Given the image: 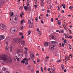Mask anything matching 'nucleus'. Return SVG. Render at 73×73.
<instances>
[{
    "instance_id": "aec40b11",
    "label": "nucleus",
    "mask_w": 73,
    "mask_h": 73,
    "mask_svg": "<svg viewBox=\"0 0 73 73\" xmlns=\"http://www.w3.org/2000/svg\"><path fill=\"white\" fill-rule=\"evenodd\" d=\"M24 61H26V62H28V59L27 58H25L23 59Z\"/></svg>"
},
{
    "instance_id": "37998d69",
    "label": "nucleus",
    "mask_w": 73,
    "mask_h": 73,
    "mask_svg": "<svg viewBox=\"0 0 73 73\" xmlns=\"http://www.w3.org/2000/svg\"><path fill=\"white\" fill-rule=\"evenodd\" d=\"M16 59L17 60V61H20V58H16Z\"/></svg>"
},
{
    "instance_id": "ea45409f",
    "label": "nucleus",
    "mask_w": 73,
    "mask_h": 73,
    "mask_svg": "<svg viewBox=\"0 0 73 73\" xmlns=\"http://www.w3.org/2000/svg\"><path fill=\"white\" fill-rule=\"evenodd\" d=\"M21 62L22 64H25V61H24V60H22L21 61Z\"/></svg>"
},
{
    "instance_id": "ddd939ff",
    "label": "nucleus",
    "mask_w": 73,
    "mask_h": 73,
    "mask_svg": "<svg viewBox=\"0 0 73 73\" xmlns=\"http://www.w3.org/2000/svg\"><path fill=\"white\" fill-rule=\"evenodd\" d=\"M49 45V43L48 42H46L44 43V46H48Z\"/></svg>"
},
{
    "instance_id": "f704fd0d",
    "label": "nucleus",
    "mask_w": 73,
    "mask_h": 73,
    "mask_svg": "<svg viewBox=\"0 0 73 73\" xmlns=\"http://www.w3.org/2000/svg\"><path fill=\"white\" fill-rule=\"evenodd\" d=\"M61 62V60H58L56 61L58 63V62Z\"/></svg>"
},
{
    "instance_id": "9d476101",
    "label": "nucleus",
    "mask_w": 73,
    "mask_h": 73,
    "mask_svg": "<svg viewBox=\"0 0 73 73\" xmlns=\"http://www.w3.org/2000/svg\"><path fill=\"white\" fill-rule=\"evenodd\" d=\"M20 54H19V53H16L15 54V56L16 57H20Z\"/></svg>"
},
{
    "instance_id": "5701e85b",
    "label": "nucleus",
    "mask_w": 73,
    "mask_h": 73,
    "mask_svg": "<svg viewBox=\"0 0 73 73\" xmlns=\"http://www.w3.org/2000/svg\"><path fill=\"white\" fill-rule=\"evenodd\" d=\"M61 68H62V70H64V68H65V66L62 65H62H61Z\"/></svg>"
},
{
    "instance_id": "0e129e2a",
    "label": "nucleus",
    "mask_w": 73,
    "mask_h": 73,
    "mask_svg": "<svg viewBox=\"0 0 73 73\" xmlns=\"http://www.w3.org/2000/svg\"><path fill=\"white\" fill-rule=\"evenodd\" d=\"M37 62H40V60L37 59Z\"/></svg>"
},
{
    "instance_id": "72a5a7b5",
    "label": "nucleus",
    "mask_w": 73,
    "mask_h": 73,
    "mask_svg": "<svg viewBox=\"0 0 73 73\" xmlns=\"http://www.w3.org/2000/svg\"><path fill=\"white\" fill-rule=\"evenodd\" d=\"M24 19H23L22 20L21 22V24H23V22H24Z\"/></svg>"
},
{
    "instance_id": "69168bd1",
    "label": "nucleus",
    "mask_w": 73,
    "mask_h": 73,
    "mask_svg": "<svg viewBox=\"0 0 73 73\" xmlns=\"http://www.w3.org/2000/svg\"><path fill=\"white\" fill-rule=\"evenodd\" d=\"M42 11H45V9H42Z\"/></svg>"
},
{
    "instance_id": "603ef678",
    "label": "nucleus",
    "mask_w": 73,
    "mask_h": 73,
    "mask_svg": "<svg viewBox=\"0 0 73 73\" xmlns=\"http://www.w3.org/2000/svg\"><path fill=\"white\" fill-rule=\"evenodd\" d=\"M64 43H66V40H64L63 41Z\"/></svg>"
},
{
    "instance_id": "7ed1b4c3",
    "label": "nucleus",
    "mask_w": 73,
    "mask_h": 73,
    "mask_svg": "<svg viewBox=\"0 0 73 73\" xmlns=\"http://www.w3.org/2000/svg\"><path fill=\"white\" fill-rule=\"evenodd\" d=\"M0 28L1 30H4L6 28V26L3 24L1 25L0 26Z\"/></svg>"
},
{
    "instance_id": "3c124183",
    "label": "nucleus",
    "mask_w": 73,
    "mask_h": 73,
    "mask_svg": "<svg viewBox=\"0 0 73 73\" xmlns=\"http://www.w3.org/2000/svg\"><path fill=\"white\" fill-rule=\"evenodd\" d=\"M39 72H40V71L39 70H37V71H36V73H39Z\"/></svg>"
},
{
    "instance_id": "412c9836",
    "label": "nucleus",
    "mask_w": 73,
    "mask_h": 73,
    "mask_svg": "<svg viewBox=\"0 0 73 73\" xmlns=\"http://www.w3.org/2000/svg\"><path fill=\"white\" fill-rule=\"evenodd\" d=\"M32 57L33 58L34 60V58H35V55L33 54L32 53L31 54Z\"/></svg>"
},
{
    "instance_id": "c85d7f7f",
    "label": "nucleus",
    "mask_w": 73,
    "mask_h": 73,
    "mask_svg": "<svg viewBox=\"0 0 73 73\" xmlns=\"http://www.w3.org/2000/svg\"><path fill=\"white\" fill-rule=\"evenodd\" d=\"M6 50H9V46H7L6 47Z\"/></svg>"
},
{
    "instance_id": "6e6d98bb",
    "label": "nucleus",
    "mask_w": 73,
    "mask_h": 73,
    "mask_svg": "<svg viewBox=\"0 0 73 73\" xmlns=\"http://www.w3.org/2000/svg\"><path fill=\"white\" fill-rule=\"evenodd\" d=\"M46 58L47 59H48V58H49V56H46Z\"/></svg>"
},
{
    "instance_id": "09e8293b",
    "label": "nucleus",
    "mask_w": 73,
    "mask_h": 73,
    "mask_svg": "<svg viewBox=\"0 0 73 73\" xmlns=\"http://www.w3.org/2000/svg\"><path fill=\"white\" fill-rule=\"evenodd\" d=\"M66 7V5H64V6H63V8H64V9H65V8H65Z\"/></svg>"
},
{
    "instance_id": "473e14b6",
    "label": "nucleus",
    "mask_w": 73,
    "mask_h": 73,
    "mask_svg": "<svg viewBox=\"0 0 73 73\" xmlns=\"http://www.w3.org/2000/svg\"><path fill=\"white\" fill-rule=\"evenodd\" d=\"M31 31H29L28 32V34L29 35H31Z\"/></svg>"
},
{
    "instance_id": "a211bd4d",
    "label": "nucleus",
    "mask_w": 73,
    "mask_h": 73,
    "mask_svg": "<svg viewBox=\"0 0 73 73\" xmlns=\"http://www.w3.org/2000/svg\"><path fill=\"white\" fill-rule=\"evenodd\" d=\"M64 32V31L63 30H60L59 31V33H63Z\"/></svg>"
},
{
    "instance_id": "e2e57ef3",
    "label": "nucleus",
    "mask_w": 73,
    "mask_h": 73,
    "mask_svg": "<svg viewBox=\"0 0 73 73\" xmlns=\"http://www.w3.org/2000/svg\"><path fill=\"white\" fill-rule=\"evenodd\" d=\"M54 37L53 36H52V39H54Z\"/></svg>"
},
{
    "instance_id": "6e6552de",
    "label": "nucleus",
    "mask_w": 73,
    "mask_h": 73,
    "mask_svg": "<svg viewBox=\"0 0 73 73\" xmlns=\"http://www.w3.org/2000/svg\"><path fill=\"white\" fill-rule=\"evenodd\" d=\"M25 41L24 40H23L21 43V45L22 46L24 45H25Z\"/></svg>"
},
{
    "instance_id": "393cba45",
    "label": "nucleus",
    "mask_w": 73,
    "mask_h": 73,
    "mask_svg": "<svg viewBox=\"0 0 73 73\" xmlns=\"http://www.w3.org/2000/svg\"><path fill=\"white\" fill-rule=\"evenodd\" d=\"M64 35L65 36V38H68V36L66 34H65Z\"/></svg>"
},
{
    "instance_id": "9b49d317",
    "label": "nucleus",
    "mask_w": 73,
    "mask_h": 73,
    "mask_svg": "<svg viewBox=\"0 0 73 73\" xmlns=\"http://www.w3.org/2000/svg\"><path fill=\"white\" fill-rule=\"evenodd\" d=\"M41 6H43L44 5V4L43 3L44 2V0H41Z\"/></svg>"
},
{
    "instance_id": "58836bf2",
    "label": "nucleus",
    "mask_w": 73,
    "mask_h": 73,
    "mask_svg": "<svg viewBox=\"0 0 73 73\" xmlns=\"http://www.w3.org/2000/svg\"><path fill=\"white\" fill-rule=\"evenodd\" d=\"M24 53L25 54H27L28 53V51H27V50H25L24 52Z\"/></svg>"
},
{
    "instance_id": "680f3d73",
    "label": "nucleus",
    "mask_w": 73,
    "mask_h": 73,
    "mask_svg": "<svg viewBox=\"0 0 73 73\" xmlns=\"http://www.w3.org/2000/svg\"><path fill=\"white\" fill-rule=\"evenodd\" d=\"M64 4H62L61 5V7H63V6H64Z\"/></svg>"
},
{
    "instance_id": "49530a36",
    "label": "nucleus",
    "mask_w": 73,
    "mask_h": 73,
    "mask_svg": "<svg viewBox=\"0 0 73 73\" xmlns=\"http://www.w3.org/2000/svg\"><path fill=\"white\" fill-rule=\"evenodd\" d=\"M61 13H64V10L62 11Z\"/></svg>"
},
{
    "instance_id": "f03ea898",
    "label": "nucleus",
    "mask_w": 73,
    "mask_h": 73,
    "mask_svg": "<svg viewBox=\"0 0 73 73\" xmlns=\"http://www.w3.org/2000/svg\"><path fill=\"white\" fill-rule=\"evenodd\" d=\"M12 18V22H13V23H17V17L15 16L13 17H11Z\"/></svg>"
},
{
    "instance_id": "423d86ee",
    "label": "nucleus",
    "mask_w": 73,
    "mask_h": 73,
    "mask_svg": "<svg viewBox=\"0 0 73 73\" xmlns=\"http://www.w3.org/2000/svg\"><path fill=\"white\" fill-rule=\"evenodd\" d=\"M11 32H17V27H15L14 29L13 30H12V29L11 30Z\"/></svg>"
},
{
    "instance_id": "c03bdc74",
    "label": "nucleus",
    "mask_w": 73,
    "mask_h": 73,
    "mask_svg": "<svg viewBox=\"0 0 73 73\" xmlns=\"http://www.w3.org/2000/svg\"><path fill=\"white\" fill-rule=\"evenodd\" d=\"M41 71L42 72V73H43V69L42 68V67L41 68Z\"/></svg>"
},
{
    "instance_id": "dca6fc26",
    "label": "nucleus",
    "mask_w": 73,
    "mask_h": 73,
    "mask_svg": "<svg viewBox=\"0 0 73 73\" xmlns=\"http://www.w3.org/2000/svg\"><path fill=\"white\" fill-rule=\"evenodd\" d=\"M51 68L52 69V70L53 72H54V71H55V70H56L55 68L53 67H51Z\"/></svg>"
},
{
    "instance_id": "a19ab883",
    "label": "nucleus",
    "mask_w": 73,
    "mask_h": 73,
    "mask_svg": "<svg viewBox=\"0 0 73 73\" xmlns=\"http://www.w3.org/2000/svg\"><path fill=\"white\" fill-rule=\"evenodd\" d=\"M49 38L50 40H52V36H50L49 37Z\"/></svg>"
},
{
    "instance_id": "4d7b16f0",
    "label": "nucleus",
    "mask_w": 73,
    "mask_h": 73,
    "mask_svg": "<svg viewBox=\"0 0 73 73\" xmlns=\"http://www.w3.org/2000/svg\"><path fill=\"white\" fill-rule=\"evenodd\" d=\"M34 6L35 7V8H37V5H35Z\"/></svg>"
},
{
    "instance_id": "f257e3e1",
    "label": "nucleus",
    "mask_w": 73,
    "mask_h": 73,
    "mask_svg": "<svg viewBox=\"0 0 73 73\" xmlns=\"http://www.w3.org/2000/svg\"><path fill=\"white\" fill-rule=\"evenodd\" d=\"M0 60H3L5 62H7V63H10L12 61L11 58H7L5 56H0Z\"/></svg>"
},
{
    "instance_id": "e433bc0d",
    "label": "nucleus",
    "mask_w": 73,
    "mask_h": 73,
    "mask_svg": "<svg viewBox=\"0 0 73 73\" xmlns=\"http://www.w3.org/2000/svg\"><path fill=\"white\" fill-rule=\"evenodd\" d=\"M38 35H41V33L40 32V31H39L38 32Z\"/></svg>"
},
{
    "instance_id": "6ab92c4d",
    "label": "nucleus",
    "mask_w": 73,
    "mask_h": 73,
    "mask_svg": "<svg viewBox=\"0 0 73 73\" xmlns=\"http://www.w3.org/2000/svg\"><path fill=\"white\" fill-rule=\"evenodd\" d=\"M28 7H27L26 6H25L24 7L25 10L26 11H27V10H28Z\"/></svg>"
},
{
    "instance_id": "2eb2a0df",
    "label": "nucleus",
    "mask_w": 73,
    "mask_h": 73,
    "mask_svg": "<svg viewBox=\"0 0 73 73\" xmlns=\"http://www.w3.org/2000/svg\"><path fill=\"white\" fill-rule=\"evenodd\" d=\"M65 59L64 60V61L65 62H66V60H68L69 58H68V56H65Z\"/></svg>"
},
{
    "instance_id": "4be33fe9",
    "label": "nucleus",
    "mask_w": 73,
    "mask_h": 73,
    "mask_svg": "<svg viewBox=\"0 0 73 73\" xmlns=\"http://www.w3.org/2000/svg\"><path fill=\"white\" fill-rule=\"evenodd\" d=\"M51 0H47L46 2L48 4H50V1H51Z\"/></svg>"
},
{
    "instance_id": "1a4fd4ad",
    "label": "nucleus",
    "mask_w": 73,
    "mask_h": 73,
    "mask_svg": "<svg viewBox=\"0 0 73 73\" xmlns=\"http://www.w3.org/2000/svg\"><path fill=\"white\" fill-rule=\"evenodd\" d=\"M28 22L30 25H31V24H33V19L31 20V21L30 20H28Z\"/></svg>"
},
{
    "instance_id": "79ce46f5",
    "label": "nucleus",
    "mask_w": 73,
    "mask_h": 73,
    "mask_svg": "<svg viewBox=\"0 0 73 73\" xmlns=\"http://www.w3.org/2000/svg\"><path fill=\"white\" fill-rule=\"evenodd\" d=\"M68 38H70V39H72V36H70Z\"/></svg>"
},
{
    "instance_id": "20e7f679",
    "label": "nucleus",
    "mask_w": 73,
    "mask_h": 73,
    "mask_svg": "<svg viewBox=\"0 0 73 73\" xmlns=\"http://www.w3.org/2000/svg\"><path fill=\"white\" fill-rule=\"evenodd\" d=\"M49 48L51 50H53L56 49V46L54 45H51L49 47Z\"/></svg>"
},
{
    "instance_id": "13d9d810",
    "label": "nucleus",
    "mask_w": 73,
    "mask_h": 73,
    "mask_svg": "<svg viewBox=\"0 0 73 73\" xmlns=\"http://www.w3.org/2000/svg\"><path fill=\"white\" fill-rule=\"evenodd\" d=\"M48 71H50V68H49L48 69Z\"/></svg>"
},
{
    "instance_id": "864d4df0",
    "label": "nucleus",
    "mask_w": 73,
    "mask_h": 73,
    "mask_svg": "<svg viewBox=\"0 0 73 73\" xmlns=\"http://www.w3.org/2000/svg\"><path fill=\"white\" fill-rule=\"evenodd\" d=\"M28 62H27L25 63V65H27L28 64Z\"/></svg>"
},
{
    "instance_id": "4c0bfd02",
    "label": "nucleus",
    "mask_w": 73,
    "mask_h": 73,
    "mask_svg": "<svg viewBox=\"0 0 73 73\" xmlns=\"http://www.w3.org/2000/svg\"><path fill=\"white\" fill-rule=\"evenodd\" d=\"M35 20L36 22H38V19H37V17H36L35 19Z\"/></svg>"
},
{
    "instance_id": "2f4dec72",
    "label": "nucleus",
    "mask_w": 73,
    "mask_h": 73,
    "mask_svg": "<svg viewBox=\"0 0 73 73\" xmlns=\"http://www.w3.org/2000/svg\"><path fill=\"white\" fill-rule=\"evenodd\" d=\"M29 10L30 11H31V7L29 6L28 7Z\"/></svg>"
},
{
    "instance_id": "c9c22d12",
    "label": "nucleus",
    "mask_w": 73,
    "mask_h": 73,
    "mask_svg": "<svg viewBox=\"0 0 73 73\" xmlns=\"http://www.w3.org/2000/svg\"><path fill=\"white\" fill-rule=\"evenodd\" d=\"M61 23L60 22H59L58 23V25H61Z\"/></svg>"
},
{
    "instance_id": "8fccbe9b",
    "label": "nucleus",
    "mask_w": 73,
    "mask_h": 73,
    "mask_svg": "<svg viewBox=\"0 0 73 73\" xmlns=\"http://www.w3.org/2000/svg\"><path fill=\"white\" fill-rule=\"evenodd\" d=\"M16 73H21V72L20 71H18L16 72Z\"/></svg>"
},
{
    "instance_id": "39448f33",
    "label": "nucleus",
    "mask_w": 73,
    "mask_h": 73,
    "mask_svg": "<svg viewBox=\"0 0 73 73\" xmlns=\"http://www.w3.org/2000/svg\"><path fill=\"white\" fill-rule=\"evenodd\" d=\"M15 41L17 42H20L21 41V38H17L15 39Z\"/></svg>"
},
{
    "instance_id": "774afa93",
    "label": "nucleus",
    "mask_w": 73,
    "mask_h": 73,
    "mask_svg": "<svg viewBox=\"0 0 73 73\" xmlns=\"http://www.w3.org/2000/svg\"><path fill=\"white\" fill-rule=\"evenodd\" d=\"M5 73H10L9 72H8V71H7L5 72Z\"/></svg>"
},
{
    "instance_id": "f8f14e48",
    "label": "nucleus",
    "mask_w": 73,
    "mask_h": 73,
    "mask_svg": "<svg viewBox=\"0 0 73 73\" xmlns=\"http://www.w3.org/2000/svg\"><path fill=\"white\" fill-rule=\"evenodd\" d=\"M4 3H5V1H4V2H1V1H0V8L1 7V5H2V4H3Z\"/></svg>"
},
{
    "instance_id": "cd10ccee",
    "label": "nucleus",
    "mask_w": 73,
    "mask_h": 73,
    "mask_svg": "<svg viewBox=\"0 0 73 73\" xmlns=\"http://www.w3.org/2000/svg\"><path fill=\"white\" fill-rule=\"evenodd\" d=\"M24 15V13H23V12H22V13H21V14H20V16H21V18H22V16H23V15Z\"/></svg>"
},
{
    "instance_id": "052dcab7",
    "label": "nucleus",
    "mask_w": 73,
    "mask_h": 73,
    "mask_svg": "<svg viewBox=\"0 0 73 73\" xmlns=\"http://www.w3.org/2000/svg\"><path fill=\"white\" fill-rule=\"evenodd\" d=\"M29 3H27V7H28V6H29Z\"/></svg>"
},
{
    "instance_id": "4468645a",
    "label": "nucleus",
    "mask_w": 73,
    "mask_h": 73,
    "mask_svg": "<svg viewBox=\"0 0 73 73\" xmlns=\"http://www.w3.org/2000/svg\"><path fill=\"white\" fill-rule=\"evenodd\" d=\"M51 43L52 44H58V42H56V41H51Z\"/></svg>"
},
{
    "instance_id": "5fc2aeb1",
    "label": "nucleus",
    "mask_w": 73,
    "mask_h": 73,
    "mask_svg": "<svg viewBox=\"0 0 73 73\" xmlns=\"http://www.w3.org/2000/svg\"><path fill=\"white\" fill-rule=\"evenodd\" d=\"M51 21H52V22H53V21H54L53 19L51 18Z\"/></svg>"
},
{
    "instance_id": "de8ad7c7",
    "label": "nucleus",
    "mask_w": 73,
    "mask_h": 73,
    "mask_svg": "<svg viewBox=\"0 0 73 73\" xmlns=\"http://www.w3.org/2000/svg\"><path fill=\"white\" fill-rule=\"evenodd\" d=\"M69 9H72V8H73V7L72 6H70L69 7Z\"/></svg>"
},
{
    "instance_id": "f3484780",
    "label": "nucleus",
    "mask_w": 73,
    "mask_h": 73,
    "mask_svg": "<svg viewBox=\"0 0 73 73\" xmlns=\"http://www.w3.org/2000/svg\"><path fill=\"white\" fill-rule=\"evenodd\" d=\"M10 14L11 16H13V13L10 11Z\"/></svg>"
},
{
    "instance_id": "c756f323",
    "label": "nucleus",
    "mask_w": 73,
    "mask_h": 73,
    "mask_svg": "<svg viewBox=\"0 0 73 73\" xmlns=\"http://www.w3.org/2000/svg\"><path fill=\"white\" fill-rule=\"evenodd\" d=\"M3 71H5L6 70V68L4 67H3Z\"/></svg>"
},
{
    "instance_id": "7c9ffc66",
    "label": "nucleus",
    "mask_w": 73,
    "mask_h": 73,
    "mask_svg": "<svg viewBox=\"0 0 73 73\" xmlns=\"http://www.w3.org/2000/svg\"><path fill=\"white\" fill-rule=\"evenodd\" d=\"M23 6H21L20 7L19 9L20 10H22L23 9Z\"/></svg>"
},
{
    "instance_id": "a878e982",
    "label": "nucleus",
    "mask_w": 73,
    "mask_h": 73,
    "mask_svg": "<svg viewBox=\"0 0 73 73\" xmlns=\"http://www.w3.org/2000/svg\"><path fill=\"white\" fill-rule=\"evenodd\" d=\"M48 8L49 9H50L52 8V5H49V6L48 7Z\"/></svg>"
},
{
    "instance_id": "0eeeda50",
    "label": "nucleus",
    "mask_w": 73,
    "mask_h": 73,
    "mask_svg": "<svg viewBox=\"0 0 73 73\" xmlns=\"http://www.w3.org/2000/svg\"><path fill=\"white\" fill-rule=\"evenodd\" d=\"M5 38V36L4 35H0V40H3Z\"/></svg>"
},
{
    "instance_id": "b1692460",
    "label": "nucleus",
    "mask_w": 73,
    "mask_h": 73,
    "mask_svg": "<svg viewBox=\"0 0 73 73\" xmlns=\"http://www.w3.org/2000/svg\"><path fill=\"white\" fill-rule=\"evenodd\" d=\"M67 23H64V25H63V27H66V26H67Z\"/></svg>"
},
{
    "instance_id": "bf43d9fd",
    "label": "nucleus",
    "mask_w": 73,
    "mask_h": 73,
    "mask_svg": "<svg viewBox=\"0 0 73 73\" xmlns=\"http://www.w3.org/2000/svg\"><path fill=\"white\" fill-rule=\"evenodd\" d=\"M50 12V10H48L47 11V12L48 13H49V12Z\"/></svg>"
},
{
    "instance_id": "bb28decb",
    "label": "nucleus",
    "mask_w": 73,
    "mask_h": 73,
    "mask_svg": "<svg viewBox=\"0 0 73 73\" xmlns=\"http://www.w3.org/2000/svg\"><path fill=\"white\" fill-rule=\"evenodd\" d=\"M24 28V27H23V26H21L20 27V30L21 31H22V30H23V29Z\"/></svg>"
},
{
    "instance_id": "338daca9",
    "label": "nucleus",
    "mask_w": 73,
    "mask_h": 73,
    "mask_svg": "<svg viewBox=\"0 0 73 73\" xmlns=\"http://www.w3.org/2000/svg\"><path fill=\"white\" fill-rule=\"evenodd\" d=\"M21 38H24V36H23V35H22Z\"/></svg>"
},
{
    "instance_id": "a18cd8bd",
    "label": "nucleus",
    "mask_w": 73,
    "mask_h": 73,
    "mask_svg": "<svg viewBox=\"0 0 73 73\" xmlns=\"http://www.w3.org/2000/svg\"><path fill=\"white\" fill-rule=\"evenodd\" d=\"M19 35H21V36H22L23 35V34L21 33H19Z\"/></svg>"
}]
</instances>
